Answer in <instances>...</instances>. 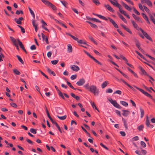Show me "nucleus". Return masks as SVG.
Instances as JSON below:
<instances>
[{
  "label": "nucleus",
  "instance_id": "nucleus-1",
  "mask_svg": "<svg viewBox=\"0 0 155 155\" xmlns=\"http://www.w3.org/2000/svg\"><path fill=\"white\" fill-rule=\"evenodd\" d=\"M84 87L88 91L93 93L94 95H98L99 93V90L97 87L94 85L89 87V84L87 83L84 86Z\"/></svg>",
  "mask_w": 155,
  "mask_h": 155
},
{
  "label": "nucleus",
  "instance_id": "nucleus-2",
  "mask_svg": "<svg viewBox=\"0 0 155 155\" xmlns=\"http://www.w3.org/2000/svg\"><path fill=\"white\" fill-rule=\"evenodd\" d=\"M136 28L137 30L138 31L140 30L143 34L144 36H143L141 34H139L140 36L143 39H144L145 37L147 39L149 40L151 42L153 41V40L147 34V32L144 31L141 28H139L138 25L137 27H136V28Z\"/></svg>",
  "mask_w": 155,
  "mask_h": 155
},
{
  "label": "nucleus",
  "instance_id": "nucleus-3",
  "mask_svg": "<svg viewBox=\"0 0 155 155\" xmlns=\"http://www.w3.org/2000/svg\"><path fill=\"white\" fill-rule=\"evenodd\" d=\"M134 87H135L137 89L139 90V91H140L142 93H143V94H144L145 95L147 96V97H150V98L152 99V100L155 103V99H154L153 98V97L152 96L150 95V94H148L147 92L144 91L143 89L137 87L136 86H134Z\"/></svg>",
  "mask_w": 155,
  "mask_h": 155
},
{
  "label": "nucleus",
  "instance_id": "nucleus-4",
  "mask_svg": "<svg viewBox=\"0 0 155 155\" xmlns=\"http://www.w3.org/2000/svg\"><path fill=\"white\" fill-rule=\"evenodd\" d=\"M134 87H135L137 89L139 90V91H140L142 93H143V94H144L145 95L147 96V97H150V98L152 99V100L155 103V99H154L153 98V97L152 96L150 95V94H148L147 92L144 91L143 89L137 87L136 86H134Z\"/></svg>",
  "mask_w": 155,
  "mask_h": 155
},
{
  "label": "nucleus",
  "instance_id": "nucleus-5",
  "mask_svg": "<svg viewBox=\"0 0 155 155\" xmlns=\"http://www.w3.org/2000/svg\"><path fill=\"white\" fill-rule=\"evenodd\" d=\"M108 0L114 5H115L118 8H119V11L120 10V9H122L121 6L117 2V0H113L115 2H113L112 0Z\"/></svg>",
  "mask_w": 155,
  "mask_h": 155
},
{
  "label": "nucleus",
  "instance_id": "nucleus-6",
  "mask_svg": "<svg viewBox=\"0 0 155 155\" xmlns=\"http://www.w3.org/2000/svg\"><path fill=\"white\" fill-rule=\"evenodd\" d=\"M84 51L87 56H88L91 58L96 63H97L99 65H102V64L100 62L96 59L94 58L92 56L90 55V54L87 51L84 50Z\"/></svg>",
  "mask_w": 155,
  "mask_h": 155
},
{
  "label": "nucleus",
  "instance_id": "nucleus-7",
  "mask_svg": "<svg viewBox=\"0 0 155 155\" xmlns=\"http://www.w3.org/2000/svg\"><path fill=\"white\" fill-rule=\"evenodd\" d=\"M85 80L83 78L80 79L77 82L76 84L78 86L83 85L85 82Z\"/></svg>",
  "mask_w": 155,
  "mask_h": 155
},
{
  "label": "nucleus",
  "instance_id": "nucleus-8",
  "mask_svg": "<svg viewBox=\"0 0 155 155\" xmlns=\"http://www.w3.org/2000/svg\"><path fill=\"white\" fill-rule=\"evenodd\" d=\"M110 103L114 105V107L117 108L121 109L122 108L121 107L115 100L114 101H112V102H110Z\"/></svg>",
  "mask_w": 155,
  "mask_h": 155
},
{
  "label": "nucleus",
  "instance_id": "nucleus-9",
  "mask_svg": "<svg viewBox=\"0 0 155 155\" xmlns=\"http://www.w3.org/2000/svg\"><path fill=\"white\" fill-rule=\"evenodd\" d=\"M104 7L107 9L109 11L112 12H114V9L109 5H104Z\"/></svg>",
  "mask_w": 155,
  "mask_h": 155
},
{
  "label": "nucleus",
  "instance_id": "nucleus-10",
  "mask_svg": "<svg viewBox=\"0 0 155 155\" xmlns=\"http://www.w3.org/2000/svg\"><path fill=\"white\" fill-rule=\"evenodd\" d=\"M108 18L110 22L112 23V24L113 25L114 27H115L116 28H118V25L113 19H112L111 18L109 17H108Z\"/></svg>",
  "mask_w": 155,
  "mask_h": 155
},
{
  "label": "nucleus",
  "instance_id": "nucleus-11",
  "mask_svg": "<svg viewBox=\"0 0 155 155\" xmlns=\"http://www.w3.org/2000/svg\"><path fill=\"white\" fill-rule=\"evenodd\" d=\"M77 39L78 40H75L77 41L78 43L81 44L85 45L87 46H89V45L87 43V42L86 41L83 40H79L77 38Z\"/></svg>",
  "mask_w": 155,
  "mask_h": 155
},
{
  "label": "nucleus",
  "instance_id": "nucleus-12",
  "mask_svg": "<svg viewBox=\"0 0 155 155\" xmlns=\"http://www.w3.org/2000/svg\"><path fill=\"white\" fill-rule=\"evenodd\" d=\"M121 3L123 5V6L127 9V10L131 11L132 10L131 8L128 5H127L125 3L123 2H122Z\"/></svg>",
  "mask_w": 155,
  "mask_h": 155
},
{
  "label": "nucleus",
  "instance_id": "nucleus-13",
  "mask_svg": "<svg viewBox=\"0 0 155 155\" xmlns=\"http://www.w3.org/2000/svg\"><path fill=\"white\" fill-rule=\"evenodd\" d=\"M141 15H142L143 18L146 21L147 23L150 25V22L148 18L147 15L144 13H142Z\"/></svg>",
  "mask_w": 155,
  "mask_h": 155
},
{
  "label": "nucleus",
  "instance_id": "nucleus-14",
  "mask_svg": "<svg viewBox=\"0 0 155 155\" xmlns=\"http://www.w3.org/2000/svg\"><path fill=\"white\" fill-rule=\"evenodd\" d=\"M41 22L42 24V28L45 29L46 31H48V32H49V30L47 29V28L46 27H45V26H47V25L46 23L43 20H41Z\"/></svg>",
  "mask_w": 155,
  "mask_h": 155
},
{
  "label": "nucleus",
  "instance_id": "nucleus-15",
  "mask_svg": "<svg viewBox=\"0 0 155 155\" xmlns=\"http://www.w3.org/2000/svg\"><path fill=\"white\" fill-rule=\"evenodd\" d=\"M71 68L73 71H78L80 70L79 67L77 65H73Z\"/></svg>",
  "mask_w": 155,
  "mask_h": 155
},
{
  "label": "nucleus",
  "instance_id": "nucleus-16",
  "mask_svg": "<svg viewBox=\"0 0 155 155\" xmlns=\"http://www.w3.org/2000/svg\"><path fill=\"white\" fill-rule=\"evenodd\" d=\"M120 80L122 81L128 87H129L131 89L133 90L134 91H135V90L134 89V88L131 85H130L129 84L126 82L124 80H123L122 79H120Z\"/></svg>",
  "mask_w": 155,
  "mask_h": 155
},
{
  "label": "nucleus",
  "instance_id": "nucleus-17",
  "mask_svg": "<svg viewBox=\"0 0 155 155\" xmlns=\"http://www.w3.org/2000/svg\"><path fill=\"white\" fill-rule=\"evenodd\" d=\"M132 16L137 21L140 22L141 23H143V21L138 16H137L134 14H132Z\"/></svg>",
  "mask_w": 155,
  "mask_h": 155
},
{
  "label": "nucleus",
  "instance_id": "nucleus-18",
  "mask_svg": "<svg viewBox=\"0 0 155 155\" xmlns=\"http://www.w3.org/2000/svg\"><path fill=\"white\" fill-rule=\"evenodd\" d=\"M67 82V84L71 87V88H72V89H73V90H76V89H77L78 90L81 91H82V90L81 89H77V88H76L74 87L72 85H71V84L70 82H69V81H67L66 82Z\"/></svg>",
  "mask_w": 155,
  "mask_h": 155
},
{
  "label": "nucleus",
  "instance_id": "nucleus-19",
  "mask_svg": "<svg viewBox=\"0 0 155 155\" xmlns=\"http://www.w3.org/2000/svg\"><path fill=\"white\" fill-rule=\"evenodd\" d=\"M93 14L94 15H96V16H97L99 18H101L103 20H104L106 21L107 20V19L104 16H102L100 15L96 14L94 13H93Z\"/></svg>",
  "mask_w": 155,
  "mask_h": 155
},
{
  "label": "nucleus",
  "instance_id": "nucleus-20",
  "mask_svg": "<svg viewBox=\"0 0 155 155\" xmlns=\"http://www.w3.org/2000/svg\"><path fill=\"white\" fill-rule=\"evenodd\" d=\"M42 2L46 5L48 6H50L52 3L46 0H41Z\"/></svg>",
  "mask_w": 155,
  "mask_h": 155
},
{
  "label": "nucleus",
  "instance_id": "nucleus-21",
  "mask_svg": "<svg viewBox=\"0 0 155 155\" xmlns=\"http://www.w3.org/2000/svg\"><path fill=\"white\" fill-rule=\"evenodd\" d=\"M122 111L123 112L122 113L123 116L124 117H127L129 113V111L125 110H123Z\"/></svg>",
  "mask_w": 155,
  "mask_h": 155
},
{
  "label": "nucleus",
  "instance_id": "nucleus-22",
  "mask_svg": "<svg viewBox=\"0 0 155 155\" xmlns=\"http://www.w3.org/2000/svg\"><path fill=\"white\" fill-rule=\"evenodd\" d=\"M86 22L90 24L91 26L93 28H98V27L97 25H96L95 24L92 23L89 21H86Z\"/></svg>",
  "mask_w": 155,
  "mask_h": 155
},
{
  "label": "nucleus",
  "instance_id": "nucleus-23",
  "mask_svg": "<svg viewBox=\"0 0 155 155\" xmlns=\"http://www.w3.org/2000/svg\"><path fill=\"white\" fill-rule=\"evenodd\" d=\"M32 23L33 26L34 27L35 30L36 32H37L38 28H37V24L35 23V21L34 20H33L32 21Z\"/></svg>",
  "mask_w": 155,
  "mask_h": 155
},
{
  "label": "nucleus",
  "instance_id": "nucleus-24",
  "mask_svg": "<svg viewBox=\"0 0 155 155\" xmlns=\"http://www.w3.org/2000/svg\"><path fill=\"white\" fill-rule=\"evenodd\" d=\"M117 14L118 15L119 17L122 20L124 21L125 23H127V21L126 19L121 14H120L118 12Z\"/></svg>",
  "mask_w": 155,
  "mask_h": 155
},
{
  "label": "nucleus",
  "instance_id": "nucleus-25",
  "mask_svg": "<svg viewBox=\"0 0 155 155\" xmlns=\"http://www.w3.org/2000/svg\"><path fill=\"white\" fill-rule=\"evenodd\" d=\"M121 26L124 29L127 31L129 32L130 34H132V32L130 30V29L127 28L125 26L123 25H121Z\"/></svg>",
  "mask_w": 155,
  "mask_h": 155
},
{
  "label": "nucleus",
  "instance_id": "nucleus-26",
  "mask_svg": "<svg viewBox=\"0 0 155 155\" xmlns=\"http://www.w3.org/2000/svg\"><path fill=\"white\" fill-rule=\"evenodd\" d=\"M109 84L108 81H107L104 82L101 85V87L102 88H104L108 84Z\"/></svg>",
  "mask_w": 155,
  "mask_h": 155
},
{
  "label": "nucleus",
  "instance_id": "nucleus-27",
  "mask_svg": "<svg viewBox=\"0 0 155 155\" xmlns=\"http://www.w3.org/2000/svg\"><path fill=\"white\" fill-rule=\"evenodd\" d=\"M139 69L142 73V74L144 75H146L147 76V72L145 71L144 69L142 67H140Z\"/></svg>",
  "mask_w": 155,
  "mask_h": 155
},
{
  "label": "nucleus",
  "instance_id": "nucleus-28",
  "mask_svg": "<svg viewBox=\"0 0 155 155\" xmlns=\"http://www.w3.org/2000/svg\"><path fill=\"white\" fill-rule=\"evenodd\" d=\"M115 68L121 74H122L124 77H125L126 78L129 79V77L126 74L123 73L119 69H118Z\"/></svg>",
  "mask_w": 155,
  "mask_h": 155
},
{
  "label": "nucleus",
  "instance_id": "nucleus-29",
  "mask_svg": "<svg viewBox=\"0 0 155 155\" xmlns=\"http://www.w3.org/2000/svg\"><path fill=\"white\" fill-rule=\"evenodd\" d=\"M122 120L124 123V125L125 127V128L126 129H128V126H127V121H126L125 119H124V118H122Z\"/></svg>",
  "mask_w": 155,
  "mask_h": 155
},
{
  "label": "nucleus",
  "instance_id": "nucleus-30",
  "mask_svg": "<svg viewBox=\"0 0 155 155\" xmlns=\"http://www.w3.org/2000/svg\"><path fill=\"white\" fill-rule=\"evenodd\" d=\"M67 51L69 53H71L72 51V46L70 44H68V45Z\"/></svg>",
  "mask_w": 155,
  "mask_h": 155
},
{
  "label": "nucleus",
  "instance_id": "nucleus-31",
  "mask_svg": "<svg viewBox=\"0 0 155 155\" xmlns=\"http://www.w3.org/2000/svg\"><path fill=\"white\" fill-rule=\"evenodd\" d=\"M127 69L130 72L133 74H134L135 77L138 78V76L137 75V74H136L132 70L129 68H127Z\"/></svg>",
  "mask_w": 155,
  "mask_h": 155
},
{
  "label": "nucleus",
  "instance_id": "nucleus-32",
  "mask_svg": "<svg viewBox=\"0 0 155 155\" xmlns=\"http://www.w3.org/2000/svg\"><path fill=\"white\" fill-rule=\"evenodd\" d=\"M17 41L19 45L20 46V47L22 49H23L25 48L24 46L22 43L20 41L19 39H17Z\"/></svg>",
  "mask_w": 155,
  "mask_h": 155
},
{
  "label": "nucleus",
  "instance_id": "nucleus-33",
  "mask_svg": "<svg viewBox=\"0 0 155 155\" xmlns=\"http://www.w3.org/2000/svg\"><path fill=\"white\" fill-rule=\"evenodd\" d=\"M89 39L93 42L94 44L96 45L97 44V42L94 40L93 37L91 36H88Z\"/></svg>",
  "mask_w": 155,
  "mask_h": 155
},
{
  "label": "nucleus",
  "instance_id": "nucleus-34",
  "mask_svg": "<svg viewBox=\"0 0 155 155\" xmlns=\"http://www.w3.org/2000/svg\"><path fill=\"white\" fill-rule=\"evenodd\" d=\"M10 38L11 39V40L13 42L14 45H15V44H16L17 43V41L15 39L11 36L10 37Z\"/></svg>",
  "mask_w": 155,
  "mask_h": 155
},
{
  "label": "nucleus",
  "instance_id": "nucleus-35",
  "mask_svg": "<svg viewBox=\"0 0 155 155\" xmlns=\"http://www.w3.org/2000/svg\"><path fill=\"white\" fill-rule=\"evenodd\" d=\"M28 8L32 16L34 18H35V15L33 11L31 10L30 7H28Z\"/></svg>",
  "mask_w": 155,
  "mask_h": 155
},
{
  "label": "nucleus",
  "instance_id": "nucleus-36",
  "mask_svg": "<svg viewBox=\"0 0 155 155\" xmlns=\"http://www.w3.org/2000/svg\"><path fill=\"white\" fill-rule=\"evenodd\" d=\"M16 57L17 58L19 61L22 64H24V62L21 58L18 55H17Z\"/></svg>",
  "mask_w": 155,
  "mask_h": 155
},
{
  "label": "nucleus",
  "instance_id": "nucleus-37",
  "mask_svg": "<svg viewBox=\"0 0 155 155\" xmlns=\"http://www.w3.org/2000/svg\"><path fill=\"white\" fill-rule=\"evenodd\" d=\"M140 117L141 118H142L144 115V110L141 107H140Z\"/></svg>",
  "mask_w": 155,
  "mask_h": 155
},
{
  "label": "nucleus",
  "instance_id": "nucleus-38",
  "mask_svg": "<svg viewBox=\"0 0 155 155\" xmlns=\"http://www.w3.org/2000/svg\"><path fill=\"white\" fill-rule=\"evenodd\" d=\"M120 103L121 104H122L124 106H125V107H127L128 106V104L125 101H120Z\"/></svg>",
  "mask_w": 155,
  "mask_h": 155
},
{
  "label": "nucleus",
  "instance_id": "nucleus-39",
  "mask_svg": "<svg viewBox=\"0 0 155 155\" xmlns=\"http://www.w3.org/2000/svg\"><path fill=\"white\" fill-rule=\"evenodd\" d=\"M146 124L147 127H149L150 125L149 121L148 120V116H147V118L146 121Z\"/></svg>",
  "mask_w": 155,
  "mask_h": 155
},
{
  "label": "nucleus",
  "instance_id": "nucleus-40",
  "mask_svg": "<svg viewBox=\"0 0 155 155\" xmlns=\"http://www.w3.org/2000/svg\"><path fill=\"white\" fill-rule=\"evenodd\" d=\"M58 94L63 99H65V98L63 96V95L61 91H60L59 90H58Z\"/></svg>",
  "mask_w": 155,
  "mask_h": 155
},
{
  "label": "nucleus",
  "instance_id": "nucleus-41",
  "mask_svg": "<svg viewBox=\"0 0 155 155\" xmlns=\"http://www.w3.org/2000/svg\"><path fill=\"white\" fill-rule=\"evenodd\" d=\"M15 21L18 24L21 25L22 24V22L21 21L18 19H17V18H15L14 19Z\"/></svg>",
  "mask_w": 155,
  "mask_h": 155
},
{
  "label": "nucleus",
  "instance_id": "nucleus-42",
  "mask_svg": "<svg viewBox=\"0 0 155 155\" xmlns=\"http://www.w3.org/2000/svg\"><path fill=\"white\" fill-rule=\"evenodd\" d=\"M57 117L60 119L61 120H65L67 117V116L66 115H65L63 116L60 117L58 115H57Z\"/></svg>",
  "mask_w": 155,
  "mask_h": 155
},
{
  "label": "nucleus",
  "instance_id": "nucleus-43",
  "mask_svg": "<svg viewBox=\"0 0 155 155\" xmlns=\"http://www.w3.org/2000/svg\"><path fill=\"white\" fill-rule=\"evenodd\" d=\"M14 73L16 74L19 75L20 74V72L17 69H14L13 70Z\"/></svg>",
  "mask_w": 155,
  "mask_h": 155
},
{
  "label": "nucleus",
  "instance_id": "nucleus-44",
  "mask_svg": "<svg viewBox=\"0 0 155 155\" xmlns=\"http://www.w3.org/2000/svg\"><path fill=\"white\" fill-rule=\"evenodd\" d=\"M17 26L21 28V32L23 33L25 32V29L22 26L20 25H18Z\"/></svg>",
  "mask_w": 155,
  "mask_h": 155
},
{
  "label": "nucleus",
  "instance_id": "nucleus-45",
  "mask_svg": "<svg viewBox=\"0 0 155 155\" xmlns=\"http://www.w3.org/2000/svg\"><path fill=\"white\" fill-rule=\"evenodd\" d=\"M143 127H144V126H143V125L142 124V125H140V126H138L137 127V129L139 130L140 131H141L142 130Z\"/></svg>",
  "mask_w": 155,
  "mask_h": 155
},
{
  "label": "nucleus",
  "instance_id": "nucleus-46",
  "mask_svg": "<svg viewBox=\"0 0 155 155\" xmlns=\"http://www.w3.org/2000/svg\"><path fill=\"white\" fill-rule=\"evenodd\" d=\"M92 2L97 5L100 4V2L98 0H92Z\"/></svg>",
  "mask_w": 155,
  "mask_h": 155
},
{
  "label": "nucleus",
  "instance_id": "nucleus-47",
  "mask_svg": "<svg viewBox=\"0 0 155 155\" xmlns=\"http://www.w3.org/2000/svg\"><path fill=\"white\" fill-rule=\"evenodd\" d=\"M131 22L134 28H136L138 26V25L134 20H131Z\"/></svg>",
  "mask_w": 155,
  "mask_h": 155
},
{
  "label": "nucleus",
  "instance_id": "nucleus-48",
  "mask_svg": "<svg viewBox=\"0 0 155 155\" xmlns=\"http://www.w3.org/2000/svg\"><path fill=\"white\" fill-rule=\"evenodd\" d=\"M91 104L93 108H95V109L96 110H97L99 112V110L96 107V105H95L94 102H91Z\"/></svg>",
  "mask_w": 155,
  "mask_h": 155
},
{
  "label": "nucleus",
  "instance_id": "nucleus-49",
  "mask_svg": "<svg viewBox=\"0 0 155 155\" xmlns=\"http://www.w3.org/2000/svg\"><path fill=\"white\" fill-rule=\"evenodd\" d=\"M66 34L70 36L72 38H73L74 40H78L77 39V38L76 37H74V36H73V35H71L69 33H67Z\"/></svg>",
  "mask_w": 155,
  "mask_h": 155
},
{
  "label": "nucleus",
  "instance_id": "nucleus-50",
  "mask_svg": "<svg viewBox=\"0 0 155 155\" xmlns=\"http://www.w3.org/2000/svg\"><path fill=\"white\" fill-rule=\"evenodd\" d=\"M144 8L146 12L150 14V10L146 6L143 5Z\"/></svg>",
  "mask_w": 155,
  "mask_h": 155
},
{
  "label": "nucleus",
  "instance_id": "nucleus-51",
  "mask_svg": "<svg viewBox=\"0 0 155 155\" xmlns=\"http://www.w3.org/2000/svg\"><path fill=\"white\" fill-rule=\"evenodd\" d=\"M10 105L15 108H16L18 107L17 105L16 104L13 102L10 103Z\"/></svg>",
  "mask_w": 155,
  "mask_h": 155
},
{
  "label": "nucleus",
  "instance_id": "nucleus-52",
  "mask_svg": "<svg viewBox=\"0 0 155 155\" xmlns=\"http://www.w3.org/2000/svg\"><path fill=\"white\" fill-rule=\"evenodd\" d=\"M46 113L47 114L48 117L49 118L50 120H51L52 118H51V117L50 116V115L49 114V112H48V109H47V108L46 107Z\"/></svg>",
  "mask_w": 155,
  "mask_h": 155
},
{
  "label": "nucleus",
  "instance_id": "nucleus-53",
  "mask_svg": "<svg viewBox=\"0 0 155 155\" xmlns=\"http://www.w3.org/2000/svg\"><path fill=\"white\" fill-rule=\"evenodd\" d=\"M30 131L34 134H36V130L34 128H31L30 130Z\"/></svg>",
  "mask_w": 155,
  "mask_h": 155
},
{
  "label": "nucleus",
  "instance_id": "nucleus-54",
  "mask_svg": "<svg viewBox=\"0 0 155 155\" xmlns=\"http://www.w3.org/2000/svg\"><path fill=\"white\" fill-rule=\"evenodd\" d=\"M150 17L151 20L152 21L153 23L154 24V23H155V19L151 15H150Z\"/></svg>",
  "mask_w": 155,
  "mask_h": 155
},
{
  "label": "nucleus",
  "instance_id": "nucleus-55",
  "mask_svg": "<svg viewBox=\"0 0 155 155\" xmlns=\"http://www.w3.org/2000/svg\"><path fill=\"white\" fill-rule=\"evenodd\" d=\"M39 71L41 72V74L44 76V77H45L47 79H48V76L46 75L44 73H43L42 71H41V70H39Z\"/></svg>",
  "mask_w": 155,
  "mask_h": 155
},
{
  "label": "nucleus",
  "instance_id": "nucleus-56",
  "mask_svg": "<svg viewBox=\"0 0 155 155\" xmlns=\"http://www.w3.org/2000/svg\"><path fill=\"white\" fill-rule=\"evenodd\" d=\"M146 55L155 62V58L153 57H152V56L148 54H146Z\"/></svg>",
  "mask_w": 155,
  "mask_h": 155
},
{
  "label": "nucleus",
  "instance_id": "nucleus-57",
  "mask_svg": "<svg viewBox=\"0 0 155 155\" xmlns=\"http://www.w3.org/2000/svg\"><path fill=\"white\" fill-rule=\"evenodd\" d=\"M146 3L149 6L151 7L152 6V2L149 0H148V1H147Z\"/></svg>",
  "mask_w": 155,
  "mask_h": 155
},
{
  "label": "nucleus",
  "instance_id": "nucleus-58",
  "mask_svg": "<svg viewBox=\"0 0 155 155\" xmlns=\"http://www.w3.org/2000/svg\"><path fill=\"white\" fill-rule=\"evenodd\" d=\"M58 62V60H53V61H51V63L55 65V64H57Z\"/></svg>",
  "mask_w": 155,
  "mask_h": 155
},
{
  "label": "nucleus",
  "instance_id": "nucleus-59",
  "mask_svg": "<svg viewBox=\"0 0 155 155\" xmlns=\"http://www.w3.org/2000/svg\"><path fill=\"white\" fill-rule=\"evenodd\" d=\"M120 57L121 58H122L124 61H125L126 62H128V61L127 60L126 58L123 55H120Z\"/></svg>",
  "mask_w": 155,
  "mask_h": 155
},
{
  "label": "nucleus",
  "instance_id": "nucleus-60",
  "mask_svg": "<svg viewBox=\"0 0 155 155\" xmlns=\"http://www.w3.org/2000/svg\"><path fill=\"white\" fill-rule=\"evenodd\" d=\"M92 21H94L96 22H98L99 23H101V21L99 20L98 19H97L95 18H92Z\"/></svg>",
  "mask_w": 155,
  "mask_h": 155
},
{
  "label": "nucleus",
  "instance_id": "nucleus-61",
  "mask_svg": "<svg viewBox=\"0 0 155 155\" xmlns=\"http://www.w3.org/2000/svg\"><path fill=\"white\" fill-rule=\"evenodd\" d=\"M54 10H56L57 8L56 7L52 4L50 6Z\"/></svg>",
  "mask_w": 155,
  "mask_h": 155
},
{
  "label": "nucleus",
  "instance_id": "nucleus-62",
  "mask_svg": "<svg viewBox=\"0 0 155 155\" xmlns=\"http://www.w3.org/2000/svg\"><path fill=\"white\" fill-rule=\"evenodd\" d=\"M140 144L143 147H146V143L144 142L143 141H141Z\"/></svg>",
  "mask_w": 155,
  "mask_h": 155
},
{
  "label": "nucleus",
  "instance_id": "nucleus-63",
  "mask_svg": "<svg viewBox=\"0 0 155 155\" xmlns=\"http://www.w3.org/2000/svg\"><path fill=\"white\" fill-rule=\"evenodd\" d=\"M112 92L113 90L111 88H108L107 89L106 91V93H111Z\"/></svg>",
  "mask_w": 155,
  "mask_h": 155
},
{
  "label": "nucleus",
  "instance_id": "nucleus-64",
  "mask_svg": "<svg viewBox=\"0 0 155 155\" xmlns=\"http://www.w3.org/2000/svg\"><path fill=\"white\" fill-rule=\"evenodd\" d=\"M119 11L121 14H123L125 16L127 14L126 12L125 11L122 10V9H120V10Z\"/></svg>",
  "mask_w": 155,
  "mask_h": 155
}]
</instances>
